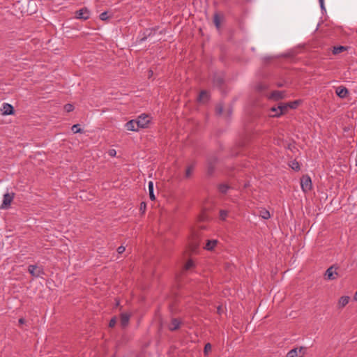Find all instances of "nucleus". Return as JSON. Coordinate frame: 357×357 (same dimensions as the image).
Returning a JSON list of instances; mask_svg holds the SVG:
<instances>
[{
	"mask_svg": "<svg viewBox=\"0 0 357 357\" xmlns=\"http://www.w3.org/2000/svg\"><path fill=\"white\" fill-rule=\"evenodd\" d=\"M135 120L137 121V125L138 126L139 128H146L148 124L149 123L150 117L145 114H142L140 116H139L138 118Z\"/></svg>",
	"mask_w": 357,
	"mask_h": 357,
	"instance_id": "1",
	"label": "nucleus"
},
{
	"mask_svg": "<svg viewBox=\"0 0 357 357\" xmlns=\"http://www.w3.org/2000/svg\"><path fill=\"white\" fill-rule=\"evenodd\" d=\"M75 17L79 20H86L90 17V10L84 7L76 11Z\"/></svg>",
	"mask_w": 357,
	"mask_h": 357,
	"instance_id": "2",
	"label": "nucleus"
},
{
	"mask_svg": "<svg viewBox=\"0 0 357 357\" xmlns=\"http://www.w3.org/2000/svg\"><path fill=\"white\" fill-rule=\"evenodd\" d=\"M14 198V193H6L3 195V202L0 206L1 209H7Z\"/></svg>",
	"mask_w": 357,
	"mask_h": 357,
	"instance_id": "3",
	"label": "nucleus"
},
{
	"mask_svg": "<svg viewBox=\"0 0 357 357\" xmlns=\"http://www.w3.org/2000/svg\"><path fill=\"white\" fill-rule=\"evenodd\" d=\"M305 348L301 347L300 348H295L290 350L287 357H303L305 354Z\"/></svg>",
	"mask_w": 357,
	"mask_h": 357,
	"instance_id": "4",
	"label": "nucleus"
},
{
	"mask_svg": "<svg viewBox=\"0 0 357 357\" xmlns=\"http://www.w3.org/2000/svg\"><path fill=\"white\" fill-rule=\"evenodd\" d=\"M28 271L29 273L35 278H38L43 274V269L36 265H29Z\"/></svg>",
	"mask_w": 357,
	"mask_h": 357,
	"instance_id": "5",
	"label": "nucleus"
},
{
	"mask_svg": "<svg viewBox=\"0 0 357 357\" xmlns=\"http://www.w3.org/2000/svg\"><path fill=\"white\" fill-rule=\"evenodd\" d=\"M155 31V29H146L144 32L140 33L138 37L139 43H142L145 41L148 37L152 36L154 35Z\"/></svg>",
	"mask_w": 357,
	"mask_h": 357,
	"instance_id": "6",
	"label": "nucleus"
},
{
	"mask_svg": "<svg viewBox=\"0 0 357 357\" xmlns=\"http://www.w3.org/2000/svg\"><path fill=\"white\" fill-rule=\"evenodd\" d=\"M337 275V273L336 271V268H334L333 266L329 267L325 273V277L327 280H333L336 278Z\"/></svg>",
	"mask_w": 357,
	"mask_h": 357,
	"instance_id": "7",
	"label": "nucleus"
},
{
	"mask_svg": "<svg viewBox=\"0 0 357 357\" xmlns=\"http://www.w3.org/2000/svg\"><path fill=\"white\" fill-rule=\"evenodd\" d=\"M278 108H279V113L270 114V116L272 117H278L280 115L287 112L288 111V109H289V106H288V103H282V102L278 105Z\"/></svg>",
	"mask_w": 357,
	"mask_h": 357,
	"instance_id": "8",
	"label": "nucleus"
},
{
	"mask_svg": "<svg viewBox=\"0 0 357 357\" xmlns=\"http://www.w3.org/2000/svg\"><path fill=\"white\" fill-rule=\"evenodd\" d=\"M300 185L303 192H306L312 189V180H299Z\"/></svg>",
	"mask_w": 357,
	"mask_h": 357,
	"instance_id": "9",
	"label": "nucleus"
},
{
	"mask_svg": "<svg viewBox=\"0 0 357 357\" xmlns=\"http://www.w3.org/2000/svg\"><path fill=\"white\" fill-rule=\"evenodd\" d=\"M1 110L3 115H10L14 112L13 107L8 103H3Z\"/></svg>",
	"mask_w": 357,
	"mask_h": 357,
	"instance_id": "10",
	"label": "nucleus"
},
{
	"mask_svg": "<svg viewBox=\"0 0 357 357\" xmlns=\"http://www.w3.org/2000/svg\"><path fill=\"white\" fill-rule=\"evenodd\" d=\"M125 127L128 130L130 131H137L139 129L137 125V121L135 119H132L127 122L125 125Z\"/></svg>",
	"mask_w": 357,
	"mask_h": 357,
	"instance_id": "11",
	"label": "nucleus"
},
{
	"mask_svg": "<svg viewBox=\"0 0 357 357\" xmlns=\"http://www.w3.org/2000/svg\"><path fill=\"white\" fill-rule=\"evenodd\" d=\"M130 315L128 313L123 312L121 314L120 324L122 327H126L129 323Z\"/></svg>",
	"mask_w": 357,
	"mask_h": 357,
	"instance_id": "12",
	"label": "nucleus"
},
{
	"mask_svg": "<svg viewBox=\"0 0 357 357\" xmlns=\"http://www.w3.org/2000/svg\"><path fill=\"white\" fill-rule=\"evenodd\" d=\"M336 94L341 98H344L349 93L348 89L344 86H339L336 89Z\"/></svg>",
	"mask_w": 357,
	"mask_h": 357,
	"instance_id": "13",
	"label": "nucleus"
},
{
	"mask_svg": "<svg viewBox=\"0 0 357 357\" xmlns=\"http://www.w3.org/2000/svg\"><path fill=\"white\" fill-rule=\"evenodd\" d=\"M181 324V322L180 320L174 318L172 319L171 323L169 325V329L172 331H176L179 328Z\"/></svg>",
	"mask_w": 357,
	"mask_h": 357,
	"instance_id": "14",
	"label": "nucleus"
},
{
	"mask_svg": "<svg viewBox=\"0 0 357 357\" xmlns=\"http://www.w3.org/2000/svg\"><path fill=\"white\" fill-rule=\"evenodd\" d=\"M283 98L284 92L280 91H274L269 96V98L275 100H278L282 99Z\"/></svg>",
	"mask_w": 357,
	"mask_h": 357,
	"instance_id": "15",
	"label": "nucleus"
},
{
	"mask_svg": "<svg viewBox=\"0 0 357 357\" xmlns=\"http://www.w3.org/2000/svg\"><path fill=\"white\" fill-rule=\"evenodd\" d=\"M349 300L350 298L347 296L340 297V298L338 301V307L342 308L344 306H346L348 304Z\"/></svg>",
	"mask_w": 357,
	"mask_h": 357,
	"instance_id": "16",
	"label": "nucleus"
},
{
	"mask_svg": "<svg viewBox=\"0 0 357 357\" xmlns=\"http://www.w3.org/2000/svg\"><path fill=\"white\" fill-rule=\"evenodd\" d=\"M208 99V93L206 91H202L199 93L198 100L202 102H206Z\"/></svg>",
	"mask_w": 357,
	"mask_h": 357,
	"instance_id": "17",
	"label": "nucleus"
},
{
	"mask_svg": "<svg viewBox=\"0 0 357 357\" xmlns=\"http://www.w3.org/2000/svg\"><path fill=\"white\" fill-rule=\"evenodd\" d=\"M218 243L217 240H208L204 248L207 250H212Z\"/></svg>",
	"mask_w": 357,
	"mask_h": 357,
	"instance_id": "18",
	"label": "nucleus"
},
{
	"mask_svg": "<svg viewBox=\"0 0 357 357\" xmlns=\"http://www.w3.org/2000/svg\"><path fill=\"white\" fill-rule=\"evenodd\" d=\"M149 197L151 200H155V197L153 192V181H150L149 183Z\"/></svg>",
	"mask_w": 357,
	"mask_h": 357,
	"instance_id": "19",
	"label": "nucleus"
},
{
	"mask_svg": "<svg viewBox=\"0 0 357 357\" xmlns=\"http://www.w3.org/2000/svg\"><path fill=\"white\" fill-rule=\"evenodd\" d=\"M230 186L227 183H222L218 185V190L221 193H226L229 189H230Z\"/></svg>",
	"mask_w": 357,
	"mask_h": 357,
	"instance_id": "20",
	"label": "nucleus"
},
{
	"mask_svg": "<svg viewBox=\"0 0 357 357\" xmlns=\"http://www.w3.org/2000/svg\"><path fill=\"white\" fill-rule=\"evenodd\" d=\"M259 215L265 220H267L271 218V215L268 211L266 209H262L259 211Z\"/></svg>",
	"mask_w": 357,
	"mask_h": 357,
	"instance_id": "21",
	"label": "nucleus"
},
{
	"mask_svg": "<svg viewBox=\"0 0 357 357\" xmlns=\"http://www.w3.org/2000/svg\"><path fill=\"white\" fill-rule=\"evenodd\" d=\"M344 50H346V47L344 46H337V47H333V54H340L342 52H344Z\"/></svg>",
	"mask_w": 357,
	"mask_h": 357,
	"instance_id": "22",
	"label": "nucleus"
},
{
	"mask_svg": "<svg viewBox=\"0 0 357 357\" xmlns=\"http://www.w3.org/2000/svg\"><path fill=\"white\" fill-rule=\"evenodd\" d=\"M289 166L294 170L298 171L300 169L299 163L296 160H292L290 162Z\"/></svg>",
	"mask_w": 357,
	"mask_h": 357,
	"instance_id": "23",
	"label": "nucleus"
},
{
	"mask_svg": "<svg viewBox=\"0 0 357 357\" xmlns=\"http://www.w3.org/2000/svg\"><path fill=\"white\" fill-rule=\"evenodd\" d=\"M228 215V211L226 210H220V219L222 220H225Z\"/></svg>",
	"mask_w": 357,
	"mask_h": 357,
	"instance_id": "24",
	"label": "nucleus"
},
{
	"mask_svg": "<svg viewBox=\"0 0 357 357\" xmlns=\"http://www.w3.org/2000/svg\"><path fill=\"white\" fill-rule=\"evenodd\" d=\"M300 103V100H295L293 102H288V106L289 109H295L298 107Z\"/></svg>",
	"mask_w": 357,
	"mask_h": 357,
	"instance_id": "25",
	"label": "nucleus"
},
{
	"mask_svg": "<svg viewBox=\"0 0 357 357\" xmlns=\"http://www.w3.org/2000/svg\"><path fill=\"white\" fill-rule=\"evenodd\" d=\"M71 130L74 133L82 132V130L79 128V124L73 125L71 128Z\"/></svg>",
	"mask_w": 357,
	"mask_h": 357,
	"instance_id": "26",
	"label": "nucleus"
},
{
	"mask_svg": "<svg viewBox=\"0 0 357 357\" xmlns=\"http://www.w3.org/2000/svg\"><path fill=\"white\" fill-rule=\"evenodd\" d=\"M213 22H214V24H215V26L217 28H219L220 27V21L219 15L218 14H215L214 15Z\"/></svg>",
	"mask_w": 357,
	"mask_h": 357,
	"instance_id": "27",
	"label": "nucleus"
},
{
	"mask_svg": "<svg viewBox=\"0 0 357 357\" xmlns=\"http://www.w3.org/2000/svg\"><path fill=\"white\" fill-rule=\"evenodd\" d=\"M194 266H195V264H194L193 261L188 260L185 265V269L190 270L191 268L194 267Z\"/></svg>",
	"mask_w": 357,
	"mask_h": 357,
	"instance_id": "28",
	"label": "nucleus"
},
{
	"mask_svg": "<svg viewBox=\"0 0 357 357\" xmlns=\"http://www.w3.org/2000/svg\"><path fill=\"white\" fill-rule=\"evenodd\" d=\"M194 169V165H192L190 166H189L187 169H186V171H185V174H186V176H191V174H192V172L193 171Z\"/></svg>",
	"mask_w": 357,
	"mask_h": 357,
	"instance_id": "29",
	"label": "nucleus"
},
{
	"mask_svg": "<svg viewBox=\"0 0 357 357\" xmlns=\"http://www.w3.org/2000/svg\"><path fill=\"white\" fill-rule=\"evenodd\" d=\"M64 109L67 112H72L74 109V106L71 104H66L64 106Z\"/></svg>",
	"mask_w": 357,
	"mask_h": 357,
	"instance_id": "30",
	"label": "nucleus"
},
{
	"mask_svg": "<svg viewBox=\"0 0 357 357\" xmlns=\"http://www.w3.org/2000/svg\"><path fill=\"white\" fill-rule=\"evenodd\" d=\"M109 18L108 14L107 12H103L100 15V19L102 21H105Z\"/></svg>",
	"mask_w": 357,
	"mask_h": 357,
	"instance_id": "31",
	"label": "nucleus"
},
{
	"mask_svg": "<svg viewBox=\"0 0 357 357\" xmlns=\"http://www.w3.org/2000/svg\"><path fill=\"white\" fill-rule=\"evenodd\" d=\"M213 82L215 85L220 86L222 84V83L223 82V79L221 77H218L217 79H215Z\"/></svg>",
	"mask_w": 357,
	"mask_h": 357,
	"instance_id": "32",
	"label": "nucleus"
},
{
	"mask_svg": "<svg viewBox=\"0 0 357 357\" xmlns=\"http://www.w3.org/2000/svg\"><path fill=\"white\" fill-rule=\"evenodd\" d=\"M223 111V106L221 105H218L216 107V113L218 114H221Z\"/></svg>",
	"mask_w": 357,
	"mask_h": 357,
	"instance_id": "33",
	"label": "nucleus"
},
{
	"mask_svg": "<svg viewBox=\"0 0 357 357\" xmlns=\"http://www.w3.org/2000/svg\"><path fill=\"white\" fill-rule=\"evenodd\" d=\"M211 350V345L210 343H207L204 347V353L207 354L209 351Z\"/></svg>",
	"mask_w": 357,
	"mask_h": 357,
	"instance_id": "34",
	"label": "nucleus"
},
{
	"mask_svg": "<svg viewBox=\"0 0 357 357\" xmlns=\"http://www.w3.org/2000/svg\"><path fill=\"white\" fill-rule=\"evenodd\" d=\"M116 323V318H115V317H114V318H112V319L110 320L109 323V327H111V328H112V327H114V326H115Z\"/></svg>",
	"mask_w": 357,
	"mask_h": 357,
	"instance_id": "35",
	"label": "nucleus"
},
{
	"mask_svg": "<svg viewBox=\"0 0 357 357\" xmlns=\"http://www.w3.org/2000/svg\"><path fill=\"white\" fill-rule=\"evenodd\" d=\"M146 205L144 202H142L140 204V207H139V210L142 212V213H144L145 212V210H146Z\"/></svg>",
	"mask_w": 357,
	"mask_h": 357,
	"instance_id": "36",
	"label": "nucleus"
},
{
	"mask_svg": "<svg viewBox=\"0 0 357 357\" xmlns=\"http://www.w3.org/2000/svg\"><path fill=\"white\" fill-rule=\"evenodd\" d=\"M319 2L320 4L321 9L324 11H326V8L324 6V0H319Z\"/></svg>",
	"mask_w": 357,
	"mask_h": 357,
	"instance_id": "37",
	"label": "nucleus"
},
{
	"mask_svg": "<svg viewBox=\"0 0 357 357\" xmlns=\"http://www.w3.org/2000/svg\"><path fill=\"white\" fill-rule=\"evenodd\" d=\"M271 112H273V114L279 113V108L278 105L277 107H273L271 109Z\"/></svg>",
	"mask_w": 357,
	"mask_h": 357,
	"instance_id": "38",
	"label": "nucleus"
},
{
	"mask_svg": "<svg viewBox=\"0 0 357 357\" xmlns=\"http://www.w3.org/2000/svg\"><path fill=\"white\" fill-rule=\"evenodd\" d=\"M126 248L124 246L121 245L117 248V252L119 254H121L125 251Z\"/></svg>",
	"mask_w": 357,
	"mask_h": 357,
	"instance_id": "39",
	"label": "nucleus"
},
{
	"mask_svg": "<svg viewBox=\"0 0 357 357\" xmlns=\"http://www.w3.org/2000/svg\"><path fill=\"white\" fill-rule=\"evenodd\" d=\"M108 153H109V155L110 156L114 157V156H115V155H116V150H114V149H110V150L109 151Z\"/></svg>",
	"mask_w": 357,
	"mask_h": 357,
	"instance_id": "40",
	"label": "nucleus"
},
{
	"mask_svg": "<svg viewBox=\"0 0 357 357\" xmlns=\"http://www.w3.org/2000/svg\"><path fill=\"white\" fill-rule=\"evenodd\" d=\"M213 167H212L211 163V162H208V172L209 174H211V173H212V172H213Z\"/></svg>",
	"mask_w": 357,
	"mask_h": 357,
	"instance_id": "41",
	"label": "nucleus"
},
{
	"mask_svg": "<svg viewBox=\"0 0 357 357\" xmlns=\"http://www.w3.org/2000/svg\"><path fill=\"white\" fill-rule=\"evenodd\" d=\"M265 88H266L265 86H262L261 84H260L257 86V89L260 90V91L264 89Z\"/></svg>",
	"mask_w": 357,
	"mask_h": 357,
	"instance_id": "42",
	"label": "nucleus"
},
{
	"mask_svg": "<svg viewBox=\"0 0 357 357\" xmlns=\"http://www.w3.org/2000/svg\"><path fill=\"white\" fill-rule=\"evenodd\" d=\"M25 322V320L23 318L19 319V323L20 324H23Z\"/></svg>",
	"mask_w": 357,
	"mask_h": 357,
	"instance_id": "43",
	"label": "nucleus"
},
{
	"mask_svg": "<svg viewBox=\"0 0 357 357\" xmlns=\"http://www.w3.org/2000/svg\"><path fill=\"white\" fill-rule=\"evenodd\" d=\"M354 300H355V301H357V291L355 293V295H354Z\"/></svg>",
	"mask_w": 357,
	"mask_h": 357,
	"instance_id": "44",
	"label": "nucleus"
},
{
	"mask_svg": "<svg viewBox=\"0 0 357 357\" xmlns=\"http://www.w3.org/2000/svg\"><path fill=\"white\" fill-rule=\"evenodd\" d=\"M303 178H307V179H310V177L309 176H305L303 177Z\"/></svg>",
	"mask_w": 357,
	"mask_h": 357,
	"instance_id": "45",
	"label": "nucleus"
}]
</instances>
